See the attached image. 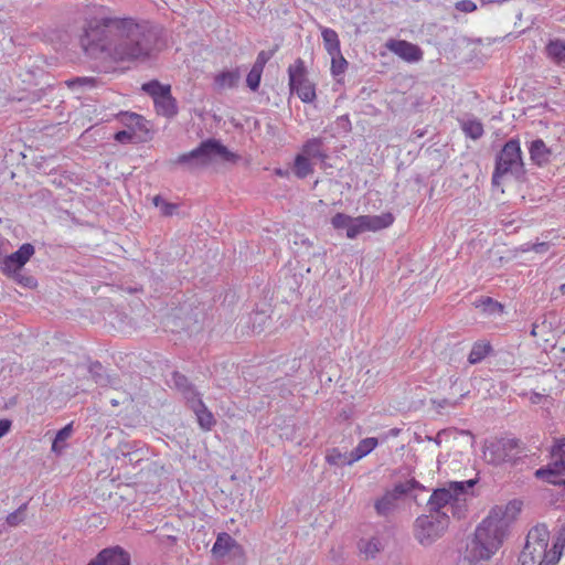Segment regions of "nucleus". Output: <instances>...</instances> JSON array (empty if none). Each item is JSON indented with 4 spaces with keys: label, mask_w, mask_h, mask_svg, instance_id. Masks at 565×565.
<instances>
[{
    "label": "nucleus",
    "mask_w": 565,
    "mask_h": 565,
    "mask_svg": "<svg viewBox=\"0 0 565 565\" xmlns=\"http://www.w3.org/2000/svg\"><path fill=\"white\" fill-rule=\"evenodd\" d=\"M141 29L131 18H111L100 12L86 22L81 44L85 52L107 62H130L141 55Z\"/></svg>",
    "instance_id": "obj_1"
},
{
    "label": "nucleus",
    "mask_w": 565,
    "mask_h": 565,
    "mask_svg": "<svg viewBox=\"0 0 565 565\" xmlns=\"http://www.w3.org/2000/svg\"><path fill=\"white\" fill-rule=\"evenodd\" d=\"M509 525L507 512L500 507L493 508L477 526L475 537L467 545L465 559L470 564L490 559L502 545Z\"/></svg>",
    "instance_id": "obj_2"
},
{
    "label": "nucleus",
    "mask_w": 565,
    "mask_h": 565,
    "mask_svg": "<svg viewBox=\"0 0 565 565\" xmlns=\"http://www.w3.org/2000/svg\"><path fill=\"white\" fill-rule=\"evenodd\" d=\"M475 484V480L450 481L445 487L436 489L427 503L429 512L437 515L447 512V521L450 514L460 519L465 512L468 490Z\"/></svg>",
    "instance_id": "obj_3"
},
{
    "label": "nucleus",
    "mask_w": 565,
    "mask_h": 565,
    "mask_svg": "<svg viewBox=\"0 0 565 565\" xmlns=\"http://www.w3.org/2000/svg\"><path fill=\"white\" fill-rule=\"evenodd\" d=\"M520 565H557V555L550 548V531L544 524L533 526L519 556Z\"/></svg>",
    "instance_id": "obj_4"
},
{
    "label": "nucleus",
    "mask_w": 565,
    "mask_h": 565,
    "mask_svg": "<svg viewBox=\"0 0 565 565\" xmlns=\"http://www.w3.org/2000/svg\"><path fill=\"white\" fill-rule=\"evenodd\" d=\"M238 156L230 151L221 141L207 139L202 141L198 148L183 153L178 158L182 164L206 167L217 162H236Z\"/></svg>",
    "instance_id": "obj_5"
},
{
    "label": "nucleus",
    "mask_w": 565,
    "mask_h": 565,
    "mask_svg": "<svg viewBox=\"0 0 565 565\" xmlns=\"http://www.w3.org/2000/svg\"><path fill=\"white\" fill-rule=\"evenodd\" d=\"M523 166L520 141L510 139L497 157L492 182L498 184L499 179L509 173L516 177L522 174Z\"/></svg>",
    "instance_id": "obj_6"
},
{
    "label": "nucleus",
    "mask_w": 565,
    "mask_h": 565,
    "mask_svg": "<svg viewBox=\"0 0 565 565\" xmlns=\"http://www.w3.org/2000/svg\"><path fill=\"white\" fill-rule=\"evenodd\" d=\"M448 523L447 512L443 513V515L435 513L420 515L415 522V536L422 545H430L444 534Z\"/></svg>",
    "instance_id": "obj_7"
},
{
    "label": "nucleus",
    "mask_w": 565,
    "mask_h": 565,
    "mask_svg": "<svg viewBox=\"0 0 565 565\" xmlns=\"http://www.w3.org/2000/svg\"><path fill=\"white\" fill-rule=\"evenodd\" d=\"M143 93H147L153 102L158 115L172 118L178 113L175 98L171 95V85L150 81L143 84Z\"/></svg>",
    "instance_id": "obj_8"
},
{
    "label": "nucleus",
    "mask_w": 565,
    "mask_h": 565,
    "mask_svg": "<svg viewBox=\"0 0 565 565\" xmlns=\"http://www.w3.org/2000/svg\"><path fill=\"white\" fill-rule=\"evenodd\" d=\"M289 87L303 103H311L316 99V87L307 77L305 62L297 58L288 67Z\"/></svg>",
    "instance_id": "obj_9"
},
{
    "label": "nucleus",
    "mask_w": 565,
    "mask_h": 565,
    "mask_svg": "<svg viewBox=\"0 0 565 565\" xmlns=\"http://www.w3.org/2000/svg\"><path fill=\"white\" fill-rule=\"evenodd\" d=\"M393 222L394 216L391 213H383L381 215H360L356 217L350 216L347 237L353 239L364 232H376L386 228L392 225Z\"/></svg>",
    "instance_id": "obj_10"
},
{
    "label": "nucleus",
    "mask_w": 565,
    "mask_h": 565,
    "mask_svg": "<svg viewBox=\"0 0 565 565\" xmlns=\"http://www.w3.org/2000/svg\"><path fill=\"white\" fill-rule=\"evenodd\" d=\"M552 457L553 462L537 469L535 476L548 483L565 486V439L553 447Z\"/></svg>",
    "instance_id": "obj_11"
},
{
    "label": "nucleus",
    "mask_w": 565,
    "mask_h": 565,
    "mask_svg": "<svg viewBox=\"0 0 565 565\" xmlns=\"http://www.w3.org/2000/svg\"><path fill=\"white\" fill-rule=\"evenodd\" d=\"M419 483L415 479L399 482L392 490H387L374 503L376 513L381 516H387L393 513L397 507V501L409 493L415 488H419Z\"/></svg>",
    "instance_id": "obj_12"
},
{
    "label": "nucleus",
    "mask_w": 565,
    "mask_h": 565,
    "mask_svg": "<svg viewBox=\"0 0 565 565\" xmlns=\"http://www.w3.org/2000/svg\"><path fill=\"white\" fill-rule=\"evenodd\" d=\"M519 441L513 438H501L488 443L483 449V458L488 463L500 465L515 457Z\"/></svg>",
    "instance_id": "obj_13"
},
{
    "label": "nucleus",
    "mask_w": 565,
    "mask_h": 565,
    "mask_svg": "<svg viewBox=\"0 0 565 565\" xmlns=\"http://www.w3.org/2000/svg\"><path fill=\"white\" fill-rule=\"evenodd\" d=\"M35 248L30 243L22 244L19 249L3 257L0 264V270L8 277H15L24 265L34 255Z\"/></svg>",
    "instance_id": "obj_14"
},
{
    "label": "nucleus",
    "mask_w": 565,
    "mask_h": 565,
    "mask_svg": "<svg viewBox=\"0 0 565 565\" xmlns=\"http://www.w3.org/2000/svg\"><path fill=\"white\" fill-rule=\"evenodd\" d=\"M211 553L213 558L223 559L226 556L242 557L244 555V550L242 545L238 544V542L228 533L222 532L217 535Z\"/></svg>",
    "instance_id": "obj_15"
},
{
    "label": "nucleus",
    "mask_w": 565,
    "mask_h": 565,
    "mask_svg": "<svg viewBox=\"0 0 565 565\" xmlns=\"http://www.w3.org/2000/svg\"><path fill=\"white\" fill-rule=\"evenodd\" d=\"M386 47L398 57L408 63H417L423 60L422 49L405 40H390Z\"/></svg>",
    "instance_id": "obj_16"
},
{
    "label": "nucleus",
    "mask_w": 565,
    "mask_h": 565,
    "mask_svg": "<svg viewBox=\"0 0 565 565\" xmlns=\"http://www.w3.org/2000/svg\"><path fill=\"white\" fill-rule=\"evenodd\" d=\"M87 565H130V556L119 546L102 550Z\"/></svg>",
    "instance_id": "obj_17"
},
{
    "label": "nucleus",
    "mask_w": 565,
    "mask_h": 565,
    "mask_svg": "<svg viewBox=\"0 0 565 565\" xmlns=\"http://www.w3.org/2000/svg\"><path fill=\"white\" fill-rule=\"evenodd\" d=\"M190 408L194 412L198 423L203 430H211L215 425V419L213 414L207 409L205 404L202 402L200 396L192 398L190 403H188Z\"/></svg>",
    "instance_id": "obj_18"
},
{
    "label": "nucleus",
    "mask_w": 565,
    "mask_h": 565,
    "mask_svg": "<svg viewBox=\"0 0 565 565\" xmlns=\"http://www.w3.org/2000/svg\"><path fill=\"white\" fill-rule=\"evenodd\" d=\"M168 383L174 388H177L183 395L188 403H190L192 398L199 396L192 384L189 383L188 379L179 372H172L171 379L168 381Z\"/></svg>",
    "instance_id": "obj_19"
},
{
    "label": "nucleus",
    "mask_w": 565,
    "mask_h": 565,
    "mask_svg": "<svg viewBox=\"0 0 565 565\" xmlns=\"http://www.w3.org/2000/svg\"><path fill=\"white\" fill-rule=\"evenodd\" d=\"M545 54L554 64H565V41L559 39L551 40L545 46Z\"/></svg>",
    "instance_id": "obj_20"
},
{
    "label": "nucleus",
    "mask_w": 565,
    "mask_h": 565,
    "mask_svg": "<svg viewBox=\"0 0 565 565\" xmlns=\"http://www.w3.org/2000/svg\"><path fill=\"white\" fill-rule=\"evenodd\" d=\"M529 151L531 160L540 167L550 161L551 150L542 139L532 141Z\"/></svg>",
    "instance_id": "obj_21"
},
{
    "label": "nucleus",
    "mask_w": 565,
    "mask_h": 565,
    "mask_svg": "<svg viewBox=\"0 0 565 565\" xmlns=\"http://www.w3.org/2000/svg\"><path fill=\"white\" fill-rule=\"evenodd\" d=\"M353 458L354 457L351 451L342 452L339 448L328 449L326 454L327 463L333 467L351 466L356 462Z\"/></svg>",
    "instance_id": "obj_22"
},
{
    "label": "nucleus",
    "mask_w": 565,
    "mask_h": 565,
    "mask_svg": "<svg viewBox=\"0 0 565 565\" xmlns=\"http://www.w3.org/2000/svg\"><path fill=\"white\" fill-rule=\"evenodd\" d=\"M241 75L238 71H224L215 75L214 85L216 89H231L237 86Z\"/></svg>",
    "instance_id": "obj_23"
},
{
    "label": "nucleus",
    "mask_w": 565,
    "mask_h": 565,
    "mask_svg": "<svg viewBox=\"0 0 565 565\" xmlns=\"http://www.w3.org/2000/svg\"><path fill=\"white\" fill-rule=\"evenodd\" d=\"M302 153L311 159L324 160L327 158V154L323 150V139H309L302 147Z\"/></svg>",
    "instance_id": "obj_24"
},
{
    "label": "nucleus",
    "mask_w": 565,
    "mask_h": 565,
    "mask_svg": "<svg viewBox=\"0 0 565 565\" xmlns=\"http://www.w3.org/2000/svg\"><path fill=\"white\" fill-rule=\"evenodd\" d=\"M324 49L331 56L340 55V41L338 33L329 28H323L321 31Z\"/></svg>",
    "instance_id": "obj_25"
},
{
    "label": "nucleus",
    "mask_w": 565,
    "mask_h": 565,
    "mask_svg": "<svg viewBox=\"0 0 565 565\" xmlns=\"http://www.w3.org/2000/svg\"><path fill=\"white\" fill-rule=\"evenodd\" d=\"M383 548V544L377 537H372L370 540H361L359 542L360 553L365 558H373L375 555Z\"/></svg>",
    "instance_id": "obj_26"
},
{
    "label": "nucleus",
    "mask_w": 565,
    "mask_h": 565,
    "mask_svg": "<svg viewBox=\"0 0 565 565\" xmlns=\"http://www.w3.org/2000/svg\"><path fill=\"white\" fill-rule=\"evenodd\" d=\"M461 129L467 137L473 140L480 139L484 132L483 125L476 118L461 121Z\"/></svg>",
    "instance_id": "obj_27"
},
{
    "label": "nucleus",
    "mask_w": 565,
    "mask_h": 565,
    "mask_svg": "<svg viewBox=\"0 0 565 565\" xmlns=\"http://www.w3.org/2000/svg\"><path fill=\"white\" fill-rule=\"evenodd\" d=\"M377 439L374 437H367L362 439L358 446L351 451L353 460L359 461L363 457L367 456L376 446Z\"/></svg>",
    "instance_id": "obj_28"
},
{
    "label": "nucleus",
    "mask_w": 565,
    "mask_h": 565,
    "mask_svg": "<svg viewBox=\"0 0 565 565\" xmlns=\"http://www.w3.org/2000/svg\"><path fill=\"white\" fill-rule=\"evenodd\" d=\"M490 350H491V345L489 342H486V341L476 342L469 353V356H468L469 363L477 364V363L481 362L488 355Z\"/></svg>",
    "instance_id": "obj_29"
},
{
    "label": "nucleus",
    "mask_w": 565,
    "mask_h": 565,
    "mask_svg": "<svg viewBox=\"0 0 565 565\" xmlns=\"http://www.w3.org/2000/svg\"><path fill=\"white\" fill-rule=\"evenodd\" d=\"M309 159L310 158H308L303 153H300L296 157L294 171L298 178L303 179L308 177L310 173H312L313 169Z\"/></svg>",
    "instance_id": "obj_30"
},
{
    "label": "nucleus",
    "mask_w": 565,
    "mask_h": 565,
    "mask_svg": "<svg viewBox=\"0 0 565 565\" xmlns=\"http://www.w3.org/2000/svg\"><path fill=\"white\" fill-rule=\"evenodd\" d=\"M153 205L159 209L162 216H172L178 212L179 205L166 201L161 195L152 198Z\"/></svg>",
    "instance_id": "obj_31"
},
{
    "label": "nucleus",
    "mask_w": 565,
    "mask_h": 565,
    "mask_svg": "<svg viewBox=\"0 0 565 565\" xmlns=\"http://www.w3.org/2000/svg\"><path fill=\"white\" fill-rule=\"evenodd\" d=\"M72 433H73L72 423L67 424L65 427H63L61 430H58L56 436H55V438H54V440H53L52 450L54 452H61V450L64 447L62 445V443L67 440L71 437Z\"/></svg>",
    "instance_id": "obj_32"
},
{
    "label": "nucleus",
    "mask_w": 565,
    "mask_h": 565,
    "mask_svg": "<svg viewBox=\"0 0 565 565\" xmlns=\"http://www.w3.org/2000/svg\"><path fill=\"white\" fill-rule=\"evenodd\" d=\"M550 548L552 552L556 553L558 563L565 548V529L558 532L557 536L554 539L553 544L550 546Z\"/></svg>",
    "instance_id": "obj_33"
},
{
    "label": "nucleus",
    "mask_w": 565,
    "mask_h": 565,
    "mask_svg": "<svg viewBox=\"0 0 565 565\" xmlns=\"http://www.w3.org/2000/svg\"><path fill=\"white\" fill-rule=\"evenodd\" d=\"M262 74H263V71H260V70H258V68H256L254 66L252 67V70L247 74L246 83H247V86L252 90L255 92V90L258 89L259 84H260Z\"/></svg>",
    "instance_id": "obj_34"
},
{
    "label": "nucleus",
    "mask_w": 565,
    "mask_h": 565,
    "mask_svg": "<svg viewBox=\"0 0 565 565\" xmlns=\"http://www.w3.org/2000/svg\"><path fill=\"white\" fill-rule=\"evenodd\" d=\"M331 73L333 76H339L344 73L348 65L345 58L340 54L338 56H331Z\"/></svg>",
    "instance_id": "obj_35"
},
{
    "label": "nucleus",
    "mask_w": 565,
    "mask_h": 565,
    "mask_svg": "<svg viewBox=\"0 0 565 565\" xmlns=\"http://www.w3.org/2000/svg\"><path fill=\"white\" fill-rule=\"evenodd\" d=\"M349 221H350V215H347L344 213H337L331 218V224H332V226L335 230H345V231H348L349 224H350Z\"/></svg>",
    "instance_id": "obj_36"
},
{
    "label": "nucleus",
    "mask_w": 565,
    "mask_h": 565,
    "mask_svg": "<svg viewBox=\"0 0 565 565\" xmlns=\"http://www.w3.org/2000/svg\"><path fill=\"white\" fill-rule=\"evenodd\" d=\"M273 51H260L253 66L260 71H264L266 63L273 57Z\"/></svg>",
    "instance_id": "obj_37"
},
{
    "label": "nucleus",
    "mask_w": 565,
    "mask_h": 565,
    "mask_svg": "<svg viewBox=\"0 0 565 565\" xmlns=\"http://www.w3.org/2000/svg\"><path fill=\"white\" fill-rule=\"evenodd\" d=\"M458 11L470 13L477 10V4L471 0H461L455 4Z\"/></svg>",
    "instance_id": "obj_38"
},
{
    "label": "nucleus",
    "mask_w": 565,
    "mask_h": 565,
    "mask_svg": "<svg viewBox=\"0 0 565 565\" xmlns=\"http://www.w3.org/2000/svg\"><path fill=\"white\" fill-rule=\"evenodd\" d=\"M21 286L34 288L36 286V281L31 276H22L20 273L18 276L13 277Z\"/></svg>",
    "instance_id": "obj_39"
},
{
    "label": "nucleus",
    "mask_w": 565,
    "mask_h": 565,
    "mask_svg": "<svg viewBox=\"0 0 565 565\" xmlns=\"http://www.w3.org/2000/svg\"><path fill=\"white\" fill-rule=\"evenodd\" d=\"M68 87H74L75 85H95V79L89 77H77L66 82Z\"/></svg>",
    "instance_id": "obj_40"
},
{
    "label": "nucleus",
    "mask_w": 565,
    "mask_h": 565,
    "mask_svg": "<svg viewBox=\"0 0 565 565\" xmlns=\"http://www.w3.org/2000/svg\"><path fill=\"white\" fill-rule=\"evenodd\" d=\"M132 135L130 130H121L115 134V140L118 142H127L132 139Z\"/></svg>",
    "instance_id": "obj_41"
},
{
    "label": "nucleus",
    "mask_w": 565,
    "mask_h": 565,
    "mask_svg": "<svg viewBox=\"0 0 565 565\" xmlns=\"http://www.w3.org/2000/svg\"><path fill=\"white\" fill-rule=\"evenodd\" d=\"M11 425L10 419H0V438L10 431Z\"/></svg>",
    "instance_id": "obj_42"
},
{
    "label": "nucleus",
    "mask_w": 565,
    "mask_h": 565,
    "mask_svg": "<svg viewBox=\"0 0 565 565\" xmlns=\"http://www.w3.org/2000/svg\"><path fill=\"white\" fill-rule=\"evenodd\" d=\"M548 248H550V246L547 243H537V244H533V246H532V249L535 253H545L548 250Z\"/></svg>",
    "instance_id": "obj_43"
},
{
    "label": "nucleus",
    "mask_w": 565,
    "mask_h": 565,
    "mask_svg": "<svg viewBox=\"0 0 565 565\" xmlns=\"http://www.w3.org/2000/svg\"><path fill=\"white\" fill-rule=\"evenodd\" d=\"M128 119L137 126L140 124V116L137 114H124L122 120H128Z\"/></svg>",
    "instance_id": "obj_44"
},
{
    "label": "nucleus",
    "mask_w": 565,
    "mask_h": 565,
    "mask_svg": "<svg viewBox=\"0 0 565 565\" xmlns=\"http://www.w3.org/2000/svg\"><path fill=\"white\" fill-rule=\"evenodd\" d=\"M8 524L14 526L19 523V512H14L8 515L7 518Z\"/></svg>",
    "instance_id": "obj_45"
},
{
    "label": "nucleus",
    "mask_w": 565,
    "mask_h": 565,
    "mask_svg": "<svg viewBox=\"0 0 565 565\" xmlns=\"http://www.w3.org/2000/svg\"><path fill=\"white\" fill-rule=\"evenodd\" d=\"M276 174L279 175V177H286L287 175V172L286 171H282L281 169H277L276 170Z\"/></svg>",
    "instance_id": "obj_46"
},
{
    "label": "nucleus",
    "mask_w": 565,
    "mask_h": 565,
    "mask_svg": "<svg viewBox=\"0 0 565 565\" xmlns=\"http://www.w3.org/2000/svg\"><path fill=\"white\" fill-rule=\"evenodd\" d=\"M541 397H542V395H540V394H534V396L532 397V402H533V403H537V402H539V399H540Z\"/></svg>",
    "instance_id": "obj_47"
},
{
    "label": "nucleus",
    "mask_w": 565,
    "mask_h": 565,
    "mask_svg": "<svg viewBox=\"0 0 565 565\" xmlns=\"http://www.w3.org/2000/svg\"><path fill=\"white\" fill-rule=\"evenodd\" d=\"M439 436H440V434H438L437 437H435V438H429V440H434L437 445H440Z\"/></svg>",
    "instance_id": "obj_48"
},
{
    "label": "nucleus",
    "mask_w": 565,
    "mask_h": 565,
    "mask_svg": "<svg viewBox=\"0 0 565 565\" xmlns=\"http://www.w3.org/2000/svg\"><path fill=\"white\" fill-rule=\"evenodd\" d=\"M148 130L143 127V138L142 141L145 142L147 140L146 135H148Z\"/></svg>",
    "instance_id": "obj_49"
},
{
    "label": "nucleus",
    "mask_w": 565,
    "mask_h": 565,
    "mask_svg": "<svg viewBox=\"0 0 565 565\" xmlns=\"http://www.w3.org/2000/svg\"><path fill=\"white\" fill-rule=\"evenodd\" d=\"M161 46H162V45H161V44H159V42L157 41V42H156V49H158V50H159Z\"/></svg>",
    "instance_id": "obj_50"
},
{
    "label": "nucleus",
    "mask_w": 565,
    "mask_h": 565,
    "mask_svg": "<svg viewBox=\"0 0 565 565\" xmlns=\"http://www.w3.org/2000/svg\"><path fill=\"white\" fill-rule=\"evenodd\" d=\"M398 434V430L397 429H393L392 430V435H397Z\"/></svg>",
    "instance_id": "obj_51"
},
{
    "label": "nucleus",
    "mask_w": 565,
    "mask_h": 565,
    "mask_svg": "<svg viewBox=\"0 0 565 565\" xmlns=\"http://www.w3.org/2000/svg\"><path fill=\"white\" fill-rule=\"evenodd\" d=\"M531 334L536 335L535 328L532 329Z\"/></svg>",
    "instance_id": "obj_52"
},
{
    "label": "nucleus",
    "mask_w": 565,
    "mask_h": 565,
    "mask_svg": "<svg viewBox=\"0 0 565 565\" xmlns=\"http://www.w3.org/2000/svg\"><path fill=\"white\" fill-rule=\"evenodd\" d=\"M145 28H146V26L143 25V29H145ZM142 36H143V39L146 38V33H145V32L142 33Z\"/></svg>",
    "instance_id": "obj_53"
}]
</instances>
